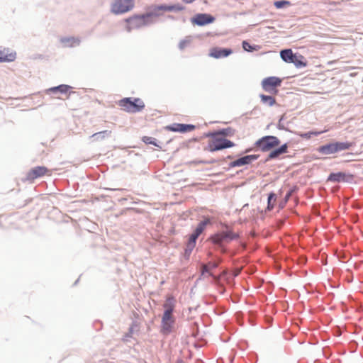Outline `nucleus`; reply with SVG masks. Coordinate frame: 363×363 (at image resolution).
<instances>
[{
	"mask_svg": "<svg viewBox=\"0 0 363 363\" xmlns=\"http://www.w3.org/2000/svg\"><path fill=\"white\" fill-rule=\"evenodd\" d=\"M194 0H183V1H184L185 3L186 4H191L194 1Z\"/></svg>",
	"mask_w": 363,
	"mask_h": 363,
	"instance_id": "37",
	"label": "nucleus"
},
{
	"mask_svg": "<svg viewBox=\"0 0 363 363\" xmlns=\"http://www.w3.org/2000/svg\"><path fill=\"white\" fill-rule=\"evenodd\" d=\"M280 144V140L276 136H264L256 141L255 147L262 152H267L277 147Z\"/></svg>",
	"mask_w": 363,
	"mask_h": 363,
	"instance_id": "4",
	"label": "nucleus"
},
{
	"mask_svg": "<svg viewBox=\"0 0 363 363\" xmlns=\"http://www.w3.org/2000/svg\"><path fill=\"white\" fill-rule=\"evenodd\" d=\"M16 57V53L15 52L9 51V49L0 46V62H13Z\"/></svg>",
	"mask_w": 363,
	"mask_h": 363,
	"instance_id": "15",
	"label": "nucleus"
},
{
	"mask_svg": "<svg viewBox=\"0 0 363 363\" xmlns=\"http://www.w3.org/2000/svg\"><path fill=\"white\" fill-rule=\"evenodd\" d=\"M218 264L219 262H210L208 264H206V268L208 267L209 269L211 271L212 269L218 267Z\"/></svg>",
	"mask_w": 363,
	"mask_h": 363,
	"instance_id": "31",
	"label": "nucleus"
},
{
	"mask_svg": "<svg viewBox=\"0 0 363 363\" xmlns=\"http://www.w3.org/2000/svg\"><path fill=\"white\" fill-rule=\"evenodd\" d=\"M325 131H320V132H309V133H302L301 134V137L303 138H306V139H308L311 137V135H320V133H324Z\"/></svg>",
	"mask_w": 363,
	"mask_h": 363,
	"instance_id": "27",
	"label": "nucleus"
},
{
	"mask_svg": "<svg viewBox=\"0 0 363 363\" xmlns=\"http://www.w3.org/2000/svg\"><path fill=\"white\" fill-rule=\"evenodd\" d=\"M182 8L176 5H152L149 8V11L145 13L147 19L152 17H157L166 11H179Z\"/></svg>",
	"mask_w": 363,
	"mask_h": 363,
	"instance_id": "6",
	"label": "nucleus"
},
{
	"mask_svg": "<svg viewBox=\"0 0 363 363\" xmlns=\"http://www.w3.org/2000/svg\"><path fill=\"white\" fill-rule=\"evenodd\" d=\"M176 305V299L172 296H169L167 297L164 304L163 308L164 311L163 314H169L173 315V311L174 310Z\"/></svg>",
	"mask_w": 363,
	"mask_h": 363,
	"instance_id": "16",
	"label": "nucleus"
},
{
	"mask_svg": "<svg viewBox=\"0 0 363 363\" xmlns=\"http://www.w3.org/2000/svg\"><path fill=\"white\" fill-rule=\"evenodd\" d=\"M242 48L246 51H251L252 50V47L246 41H243Z\"/></svg>",
	"mask_w": 363,
	"mask_h": 363,
	"instance_id": "33",
	"label": "nucleus"
},
{
	"mask_svg": "<svg viewBox=\"0 0 363 363\" xmlns=\"http://www.w3.org/2000/svg\"><path fill=\"white\" fill-rule=\"evenodd\" d=\"M62 42L66 45L72 46L74 44H78L79 41L74 38H68L62 39Z\"/></svg>",
	"mask_w": 363,
	"mask_h": 363,
	"instance_id": "26",
	"label": "nucleus"
},
{
	"mask_svg": "<svg viewBox=\"0 0 363 363\" xmlns=\"http://www.w3.org/2000/svg\"><path fill=\"white\" fill-rule=\"evenodd\" d=\"M166 128L172 132L186 133L194 130L195 126L189 124L174 123L172 125L167 126Z\"/></svg>",
	"mask_w": 363,
	"mask_h": 363,
	"instance_id": "13",
	"label": "nucleus"
},
{
	"mask_svg": "<svg viewBox=\"0 0 363 363\" xmlns=\"http://www.w3.org/2000/svg\"><path fill=\"white\" fill-rule=\"evenodd\" d=\"M288 152V145L285 143L282 145L280 147L271 151V152L268 155L267 160H272L277 158L280 155L286 153Z\"/></svg>",
	"mask_w": 363,
	"mask_h": 363,
	"instance_id": "18",
	"label": "nucleus"
},
{
	"mask_svg": "<svg viewBox=\"0 0 363 363\" xmlns=\"http://www.w3.org/2000/svg\"><path fill=\"white\" fill-rule=\"evenodd\" d=\"M328 181L333 182H340L345 180V174L342 172L332 173L329 175Z\"/></svg>",
	"mask_w": 363,
	"mask_h": 363,
	"instance_id": "21",
	"label": "nucleus"
},
{
	"mask_svg": "<svg viewBox=\"0 0 363 363\" xmlns=\"http://www.w3.org/2000/svg\"><path fill=\"white\" fill-rule=\"evenodd\" d=\"M208 222H209V220L208 219L205 220L203 221H201L197 225L194 233L191 235L189 242H188V244H187V247L190 250H191L195 247L196 239L203 233V231L204 230V229H205L206 225L208 223Z\"/></svg>",
	"mask_w": 363,
	"mask_h": 363,
	"instance_id": "11",
	"label": "nucleus"
},
{
	"mask_svg": "<svg viewBox=\"0 0 363 363\" xmlns=\"http://www.w3.org/2000/svg\"><path fill=\"white\" fill-rule=\"evenodd\" d=\"M274 5L277 9H281L284 6H290L291 3L288 1H277L274 3Z\"/></svg>",
	"mask_w": 363,
	"mask_h": 363,
	"instance_id": "25",
	"label": "nucleus"
},
{
	"mask_svg": "<svg viewBox=\"0 0 363 363\" xmlns=\"http://www.w3.org/2000/svg\"><path fill=\"white\" fill-rule=\"evenodd\" d=\"M233 146H235L234 143L220 136V134L216 133L211 135V139L208 140L207 150L210 152H215Z\"/></svg>",
	"mask_w": 363,
	"mask_h": 363,
	"instance_id": "2",
	"label": "nucleus"
},
{
	"mask_svg": "<svg viewBox=\"0 0 363 363\" xmlns=\"http://www.w3.org/2000/svg\"><path fill=\"white\" fill-rule=\"evenodd\" d=\"M211 240L215 244H220L225 241L223 233H218L211 237Z\"/></svg>",
	"mask_w": 363,
	"mask_h": 363,
	"instance_id": "24",
	"label": "nucleus"
},
{
	"mask_svg": "<svg viewBox=\"0 0 363 363\" xmlns=\"http://www.w3.org/2000/svg\"><path fill=\"white\" fill-rule=\"evenodd\" d=\"M51 175V171L45 166H38L30 169L26 174L25 180L33 182L36 179Z\"/></svg>",
	"mask_w": 363,
	"mask_h": 363,
	"instance_id": "8",
	"label": "nucleus"
},
{
	"mask_svg": "<svg viewBox=\"0 0 363 363\" xmlns=\"http://www.w3.org/2000/svg\"><path fill=\"white\" fill-rule=\"evenodd\" d=\"M111 133V131H108V130H104V131H101V132H99V133H96L92 135V138H96V137H101L102 138H105L106 135H110Z\"/></svg>",
	"mask_w": 363,
	"mask_h": 363,
	"instance_id": "28",
	"label": "nucleus"
},
{
	"mask_svg": "<svg viewBox=\"0 0 363 363\" xmlns=\"http://www.w3.org/2000/svg\"><path fill=\"white\" fill-rule=\"evenodd\" d=\"M118 104L124 111L132 113L141 112L145 107L140 98H123L118 101Z\"/></svg>",
	"mask_w": 363,
	"mask_h": 363,
	"instance_id": "1",
	"label": "nucleus"
},
{
	"mask_svg": "<svg viewBox=\"0 0 363 363\" xmlns=\"http://www.w3.org/2000/svg\"><path fill=\"white\" fill-rule=\"evenodd\" d=\"M223 233L224 235L225 241L233 240L237 239L238 238V234H236L230 230L226 231V232H223Z\"/></svg>",
	"mask_w": 363,
	"mask_h": 363,
	"instance_id": "23",
	"label": "nucleus"
},
{
	"mask_svg": "<svg viewBox=\"0 0 363 363\" xmlns=\"http://www.w3.org/2000/svg\"><path fill=\"white\" fill-rule=\"evenodd\" d=\"M175 319L173 315L163 314L161 321V333L168 335L173 331Z\"/></svg>",
	"mask_w": 363,
	"mask_h": 363,
	"instance_id": "9",
	"label": "nucleus"
},
{
	"mask_svg": "<svg viewBox=\"0 0 363 363\" xmlns=\"http://www.w3.org/2000/svg\"><path fill=\"white\" fill-rule=\"evenodd\" d=\"M72 89V86L67 85V84H61L57 86L51 87L48 89V91L51 93H56L57 91H59L62 94H68L67 98H69V95L72 93H74L73 91H70V89Z\"/></svg>",
	"mask_w": 363,
	"mask_h": 363,
	"instance_id": "17",
	"label": "nucleus"
},
{
	"mask_svg": "<svg viewBox=\"0 0 363 363\" xmlns=\"http://www.w3.org/2000/svg\"><path fill=\"white\" fill-rule=\"evenodd\" d=\"M281 80L276 77H269L265 78L262 82V86L264 91L268 92H277L276 88L281 85Z\"/></svg>",
	"mask_w": 363,
	"mask_h": 363,
	"instance_id": "10",
	"label": "nucleus"
},
{
	"mask_svg": "<svg viewBox=\"0 0 363 363\" xmlns=\"http://www.w3.org/2000/svg\"><path fill=\"white\" fill-rule=\"evenodd\" d=\"M214 21V18L208 14H199L195 22L199 26H203L212 23Z\"/></svg>",
	"mask_w": 363,
	"mask_h": 363,
	"instance_id": "19",
	"label": "nucleus"
},
{
	"mask_svg": "<svg viewBox=\"0 0 363 363\" xmlns=\"http://www.w3.org/2000/svg\"><path fill=\"white\" fill-rule=\"evenodd\" d=\"M134 6V0H113L111 5V11L116 15L123 14L131 11Z\"/></svg>",
	"mask_w": 363,
	"mask_h": 363,
	"instance_id": "5",
	"label": "nucleus"
},
{
	"mask_svg": "<svg viewBox=\"0 0 363 363\" xmlns=\"http://www.w3.org/2000/svg\"><path fill=\"white\" fill-rule=\"evenodd\" d=\"M143 141L146 144L156 145L155 143V139L151 137L145 136L143 138Z\"/></svg>",
	"mask_w": 363,
	"mask_h": 363,
	"instance_id": "32",
	"label": "nucleus"
},
{
	"mask_svg": "<svg viewBox=\"0 0 363 363\" xmlns=\"http://www.w3.org/2000/svg\"><path fill=\"white\" fill-rule=\"evenodd\" d=\"M218 133L220 134V136H228V135H232L233 134V132L230 128H226L220 130Z\"/></svg>",
	"mask_w": 363,
	"mask_h": 363,
	"instance_id": "29",
	"label": "nucleus"
},
{
	"mask_svg": "<svg viewBox=\"0 0 363 363\" xmlns=\"http://www.w3.org/2000/svg\"><path fill=\"white\" fill-rule=\"evenodd\" d=\"M260 98H261L262 101L264 104H267L271 106H273L274 104H275V103H276L275 99L270 96H266V95L262 94V95H260Z\"/></svg>",
	"mask_w": 363,
	"mask_h": 363,
	"instance_id": "22",
	"label": "nucleus"
},
{
	"mask_svg": "<svg viewBox=\"0 0 363 363\" xmlns=\"http://www.w3.org/2000/svg\"><path fill=\"white\" fill-rule=\"evenodd\" d=\"M353 145L354 144L350 142H335L320 146L318 148V151L322 155H332L340 151L349 150Z\"/></svg>",
	"mask_w": 363,
	"mask_h": 363,
	"instance_id": "3",
	"label": "nucleus"
},
{
	"mask_svg": "<svg viewBox=\"0 0 363 363\" xmlns=\"http://www.w3.org/2000/svg\"><path fill=\"white\" fill-rule=\"evenodd\" d=\"M187 42L186 41H182L179 43V48L181 49H184L186 45Z\"/></svg>",
	"mask_w": 363,
	"mask_h": 363,
	"instance_id": "36",
	"label": "nucleus"
},
{
	"mask_svg": "<svg viewBox=\"0 0 363 363\" xmlns=\"http://www.w3.org/2000/svg\"><path fill=\"white\" fill-rule=\"evenodd\" d=\"M258 158L257 155H251L240 157L230 163V167H241L252 163Z\"/></svg>",
	"mask_w": 363,
	"mask_h": 363,
	"instance_id": "14",
	"label": "nucleus"
},
{
	"mask_svg": "<svg viewBox=\"0 0 363 363\" xmlns=\"http://www.w3.org/2000/svg\"><path fill=\"white\" fill-rule=\"evenodd\" d=\"M233 53L229 48H221L218 47L212 48L209 52V56L216 59L228 57Z\"/></svg>",
	"mask_w": 363,
	"mask_h": 363,
	"instance_id": "12",
	"label": "nucleus"
},
{
	"mask_svg": "<svg viewBox=\"0 0 363 363\" xmlns=\"http://www.w3.org/2000/svg\"><path fill=\"white\" fill-rule=\"evenodd\" d=\"M281 59L286 62L291 63L295 56L291 49L281 50L280 52Z\"/></svg>",
	"mask_w": 363,
	"mask_h": 363,
	"instance_id": "20",
	"label": "nucleus"
},
{
	"mask_svg": "<svg viewBox=\"0 0 363 363\" xmlns=\"http://www.w3.org/2000/svg\"><path fill=\"white\" fill-rule=\"evenodd\" d=\"M272 199H273L274 201H275V195H274V194H272H272H270L269 195V196H268V204H269V206L271 204V202H272Z\"/></svg>",
	"mask_w": 363,
	"mask_h": 363,
	"instance_id": "35",
	"label": "nucleus"
},
{
	"mask_svg": "<svg viewBox=\"0 0 363 363\" xmlns=\"http://www.w3.org/2000/svg\"><path fill=\"white\" fill-rule=\"evenodd\" d=\"M291 63H294L297 67L306 66V63L299 60L296 55L294 56Z\"/></svg>",
	"mask_w": 363,
	"mask_h": 363,
	"instance_id": "30",
	"label": "nucleus"
},
{
	"mask_svg": "<svg viewBox=\"0 0 363 363\" xmlns=\"http://www.w3.org/2000/svg\"><path fill=\"white\" fill-rule=\"evenodd\" d=\"M126 30L130 32L133 29L139 28L147 25L149 20L145 14L134 15L125 19Z\"/></svg>",
	"mask_w": 363,
	"mask_h": 363,
	"instance_id": "7",
	"label": "nucleus"
},
{
	"mask_svg": "<svg viewBox=\"0 0 363 363\" xmlns=\"http://www.w3.org/2000/svg\"><path fill=\"white\" fill-rule=\"evenodd\" d=\"M205 273H208L209 275L212 276V274L211 273V270L208 267L206 268V264L202 265V274H204Z\"/></svg>",
	"mask_w": 363,
	"mask_h": 363,
	"instance_id": "34",
	"label": "nucleus"
}]
</instances>
